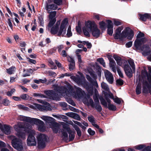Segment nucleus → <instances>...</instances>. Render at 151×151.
<instances>
[{"instance_id":"f257e3e1","label":"nucleus","mask_w":151,"mask_h":151,"mask_svg":"<svg viewBox=\"0 0 151 151\" xmlns=\"http://www.w3.org/2000/svg\"><path fill=\"white\" fill-rule=\"evenodd\" d=\"M44 93L49 98L53 100H58L61 96H69L71 95L76 99H82L85 94V92L80 88L74 86L73 88L70 84L66 87L55 86L54 91H45Z\"/></svg>"},{"instance_id":"f03ea898","label":"nucleus","mask_w":151,"mask_h":151,"mask_svg":"<svg viewBox=\"0 0 151 151\" xmlns=\"http://www.w3.org/2000/svg\"><path fill=\"white\" fill-rule=\"evenodd\" d=\"M14 129L17 132L18 131V128L25 129V132L29 134L27 140L28 145L35 146L36 144L35 138L34 136L35 134V130L32 129V126L27 123L19 122L17 125L14 126Z\"/></svg>"},{"instance_id":"7ed1b4c3","label":"nucleus","mask_w":151,"mask_h":151,"mask_svg":"<svg viewBox=\"0 0 151 151\" xmlns=\"http://www.w3.org/2000/svg\"><path fill=\"white\" fill-rule=\"evenodd\" d=\"M123 29L122 27H119L115 31V34L114 35L115 39H119L123 41L125 38L127 37L128 39L131 40L134 36L133 31L130 28L127 27L121 33Z\"/></svg>"},{"instance_id":"20e7f679","label":"nucleus","mask_w":151,"mask_h":151,"mask_svg":"<svg viewBox=\"0 0 151 151\" xmlns=\"http://www.w3.org/2000/svg\"><path fill=\"white\" fill-rule=\"evenodd\" d=\"M83 30L84 35L88 37L90 36V32H92L93 35L96 37H98L100 34V31L96 25L94 23L90 21L86 23L85 26L83 28Z\"/></svg>"},{"instance_id":"39448f33","label":"nucleus","mask_w":151,"mask_h":151,"mask_svg":"<svg viewBox=\"0 0 151 151\" xmlns=\"http://www.w3.org/2000/svg\"><path fill=\"white\" fill-rule=\"evenodd\" d=\"M147 77L149 83L147 81L143 83L142 92L146 94L149 93L151 95V76L148 75Z\"/></svg>"},{"instance_id":"423d86ee","label":"nucleus","mask_w":151,"mask_h":151,"mask_svg":"<svg viewBox=\"0 0 151 151\" xmlns=\"http://www.w3.org/2000/svg\"><path fill=\"white\" fill-rule=\"evenodd\" d=\"M144 35V34L141 32H139L137 34L134 42L135 47L139 48V45L142 44L146 42L147 40L145 37Z\"/></svg>"},{"instance_id":"0eeeda50","label":"nucleus","mask_w":151,"mask_h":151,"mask_svg":"<svg viewBox=\"0 0 151 151\" xmlns=\"http://www.w3.org/2000/svg\"><path fill=\"white\" fill-rule=\"evenodd\" d=\"M78 73L80 76L76 75V76H70V78L76 82L79 86L82 85L85 83V78L83 76L82 73L80 72H78Z\"/></svg>"},{"instance_id":"6e6552de","label":"nucleus","mask_w":151,"mask_h":151,"mask_svg":"<svg viewBox=\"0 0 151 151\" xmlns=\"http://www.w3.org/2000/svg\"><path fill=\"white\" fill-rule=\"evenodd\" d=\"M13 137L14 138L12 141V146L18 151L22 150L23 147L22 141L15 137Z\"/></svg>"},{"instance_id":"1a4fd4ad","label":"nucleus","mask_w":151,"mask_h":151,"mask_svg":"<svg viewBox=\"0 0 151 151\" xmlns=\"http://www.w3.org/2000/svg\"><path fill=\"white\" fill-rule=\"evenodd\" d=\"M68 23V20L67 19H65L63 20L59 31L58 32V36H60L62 35L63 36L65 35L66 31V27Z\"/></svg>"},{"instance_id":"9d476101","label":"nucleus","mask_w":151,"mask_h":151,"mask_svg":"<svg viewBox=\"0 0 151 151\" xmlns=\"http://www.w3.org/2000/svg\"><path fill=\"white\" fill-rule=\"evenodd\" d=\"M38 146L39 148H43L45 146V142L47 140L46 135L43 134H39L37 137Z\"/></svg>"},{"instance_id":"9b49d317","label":"nucleus","mask_w":151,"mask_h":151,"mask_svg":"<svg viewBox=\"0 0 151 151\" xmlns=\"http://www.w3.org/2000/svg\"><path fill=\"white\" fill-rule=\"evenodd\" d=\"M28 106L32 109H38L41 111H50L51 110V108L49 106H42L37 104H29Z\"/></svg>"},{"instance_id":"f8f14e48","label":"nucleus","mask_w":151,"mask_h":151,"mask_svg":"<svg viewBox=\"0 0 151 151\" xmlns=\"http://www.w3.org/2000/svg\"><path fill=\"white\" fill-rule=\"evenodd\" d=\"M32 124L37 125L38 130L40 131L44 132L45 130V127L44 125V122L39 119L34 118Z\"/></svg>"},{"instance_id":"ddd939ff","label":"nucleus","mask_w":151,"mask_h":151,"mask_svg":"<svg viewBox=\"0 0 151 151\" xmlns=\"http://www.w3.org/2000/svg\"><path fill=\"white\" fill-rule=\"evenodd\" d=\"M104 74L107 81L110 83L112 84L114 81V78L112 74L107 70H105L104 71Z\"/></svg>"},{"instance_id":"4468645a","label":"nucleus","mask_w":151,"mask_h":151,"mask_svg":"<svg viewBox=\"0 0 151 151\" xmlns=\"http://www.w3.org/2000/svg\"><path fill=\"white\" fill-rule=\"evenodd\" d=\"M142 44L139 45V48H137L135 47L136 50H139L143 51V54L147 55L149 54L150 52V48L147 45H145L141 47Z\"/></svg>"},{"instance_id":"2eb2a0df","label":"nucleus","mask_w":151,"mask_h":151,"mask_svg":"<svg viewBox=\"0 0 151 151\" xmlns=\"http://www.w3.org/2000/svg\"><path fill=\"white\" fill-rule=\"evenodd\" d=\"M142 44L139 45V48H137L135 47L136 50H139L143 51V54L147 55L149 54L150 52V48L147 45H145L141 47Z\"/></svg>"},{"instance_id":"dca6fc26","label":"nucleus","mask_w":151,"mask_h":151,"mask_svg":"<svg viewBox=\"0 0 151 151\" xmlns=\"http://www.w3.org/2000/svg\"><path fill=\"white\" fill-rule=\"evenodd\" d=\"M47 124L50 126L55 122V119L53 118L46 116H43L40 117Z\"/></svg>"},{"instance_id":"f3484780","label":"nucleus","mask_w":151,"mask_h":151,"mask_svg":"<svg viewBox=\"0 0 151 151\" xmlns=\"http://www.w3.org/2000/svg\"><path fill=\"white\" fill-rule=\"evenodd\" d=\"M106 22L108 23L107 33L110 35H111L113 33V25L112 22L110 20H107Z\"/></svg>"},{"instance_id":"a211bd4d","label":"nucleus","mask_w":151,"mask_h":151,"mask_svg":"<svg viewBox=\"0 0 151 151\" xmlns=\"http://www.w3.org/2000/svg\"><path fill=\"white\" fill-rule=\"evenodd\" d=\"M57 8V6L54 4H47L45 7V9L47 11L48 13L50 12L52 10H55Z\"/></svg>"},{"instance_id":"6ab92c4d","label":"nucleus","mask_w":151,"mask_h":151,"mask_svg":"<svg viewBox=\"0 0 151 151\" xmlns=\"http://www.w3.org/2000/svg\"><path fill=\"white\" fill-rule=\"evenodd\" d=\"M106 94L107 95V98H110L111 99H112L115 103L118 104L121 103V101L120 99L117 97L114 98L113 94L111 92H109V94H108L107 93H105L104 96H105Z\"/></svg>"},{"instance_id":"aec40b11","label":"nucleus","mask_w":151,"mask_h":151,"mask_svg":"<svg viewBox=\"0 0 151 151\" xmlns=\"http://www.w3.org/2000/svg\"><path fill=\"white\" fill-rule=\"evenodd\" d=\"M34 118L23 116H20L18 117V119L19 120L29 122L30 124L32 123Z\"/></svg>"},{"instance_id":"412c9836","label":"nucleus","mask_w":151,"mask_h":151,"mask_svg":"<svg viewBox=\"0 0 151 151\" xmlns=\"http://www.w3.org/2000/svg\"><path fill=\"white\" fill-rule=\"evenodd\" d=\"M60 24V21H57L55 25L51 28L50 30V32L52 34H55L58 32V26Z\"/></svg>"},{"instance_id":"4be33fe9","label":"nucleus","mask_w":151,"mask_h":151,"mask_svg":"<svg viewBox=\"0 0 151 151\" xmlns=\"http://www.w3.org/2000/svg\"><path fill=\"white\" fill-rule=\"evenodd\" d=\"M107 94H106L105 96H104V97L108 103V108L109 109L111 110H115L116 109V107L113 104H111V101L108 98H107Z\"/></svg>"},{"instance_id":"5701e85b","label":"nucleus","mask_w":151,"mask_h":151,"mask_svg":"<svg viewBox=\"0 0 151 151\" xmlns=\"http://www.w3.org/2000/svg\"><path fill=\"white\" fill-rule=\"evenodd\" d=\"M65 129L69 134L70 140H72L74 139L75 137L74 133L69 127H66Z\"/></svg>"},{"instance_id":"b1692460","label":"nucleus","mask_w":151,"mask_h":151,"mask_svg":"<svg viewBox=\"0 0 151 151\" xmlns=\"http://www.w3.org/2000/svg\"><path fill=\"white\" fill-rule=\"evenodd\" d=\"M50 127L52 128L53 132L55 133H57L58 131L60 132V131L59 130L60 129L59 126L57 123L55 122L53 124H52L50 126Z\"/></svg>"},{"instance_id":"393cba45","label":"nucleus","mask_w":151,"mask_h":151,"mask_svg":"<svg viewBox=\"0 0 151 151\" xmlns=\"http://www.w3.org/2000/svg\"><path fill=\"white\" fill-rule=\"evenodd\" d=\"M71 124L76 130L78 136L79 137H80L81 135V131L80 129L77 125L73 124L72 122Z\"/></svg>"},{"instance_id":"a878e982","label":"nucleus","mask_w":151,"mask_h":151,"mask_svg":"<svg viewBox=\"0 0 151 151\" xmlns=\"http://www.w3.org/2000/svg\"><path fill=\"white\" fill-rule=\"evenodd\" d=\"M101 87L103 89L108 92H106V93H107L108 94H109V92H111L110 91L108 86L106 83L104 82H103L101 83ZM105 93V92L104 93V94Z\"/></svg>"},{"instance_id":"bb28decb","label":"nucleus","mask_w":151,"mask_h":151,"mask_svg":"<svg viewBox=\"0 0 151 151\" xmlns=\"http://www.w3.org/2000/svg\"><path fill=\"white\" fill-rule=\"evenodd\" d=\"M116 63L114 60L109 62V66L111 68L113 71L114 72H116L117 68L116 67Z\"/></svg>"},{"instance_id":"cd10ccee","label":"nucleus","mask_w":151,"mask_h":151,"mask_svg":"<svg viewBox=\"0 0 151 151\" xmlns=\"http://www.w3.org/2000/svg\"><path fill=\"white\" fill-rule=\"evenodd\" d=\"M140 19L142 21H145L147 19L150 17V15L148 14H145L144 15H139Z\"/></svg>"},{"instance_id":"c85d7f7f","label":"nucleus","mask_w":151,"mask_h":151,"mask_svg":"<svg viewBox=\"0 0 151 151\" xmlns=\"http://www.w3.org/2000/svg\"><path fill=\"white\" fill-rule=\"evenodd\" d=\"M11 128L9 126L5 125L4 126V132L5 134L8 135L11 133Z\"/></svg>"},{"instance_id":"c756f323","label":"nucleus","mask_w":151,"mask_h":151,"mask_svg":"<svg viewBox=\"0 0 151 151\" xmlns=\"http://www.w3.org/2000/svg\"><path fill=\"white\" fill-rule=\"evenodd\" d=\"M56 21V19H50V22L48 25V28H47L48 30H50V29L49 28L51 27L55 24Z\"/></svg>"},{"instance_id":"7c9ffc66","label":"nucleus","mask_w":151,"mask_h":151,"mask_svg":"<svg viewBox=\"0 0 151 151\" xmlns=\"http://www.w3.org/2000/svg\"><path fill=\"white\" fill-rule=\"evenodd\" d=\"M17 135L19 138H21L23 139H25L26 135L24 132H19L17 133Z\"/></svg>"},{"instance_id":"2f4dec72","label":"nucleus","mask_w":151,"mask_h":151,"mask_svg":"<svg viewBox=\"0 0 151 151\" xmlns=\"http://www.w3.org/2000/svg\"><path fill=\"white\" fill-rule=\"evenodd\" d=\"M16 70V68L14 66H12L9 69H7V73L9 74H12L14 73Z\"/></svg>"},{"instance_id":"473e14b6","label":"nucleus","mask_w":151,"mask_h":151,"mask_svg":"<svg viewBox=\"0 0 151 151\" xmlns=\"http://www.w3.org/2000/svg\"><path fill=\"white\" fill-rule=\"evenodd\" d=\"M125 71L127 75L129 77H131L132 76V72H133V70L132 71L131 69H128L127 70H125Z\"/></svg>"},{"instance_id":"72a5a7b5","label":"nucleus","mask_w":151,"mask_h":151,"mask_svg":"<svg viewBox=\"0 0 151 151\" xmlns=\"http://www.w3.org/2000/svg\"><path fill=\"white\" fill-rule=\"evenodd\" d=\"M141 85L140 84L138 83L137 85L136 89V92L137 94H139L141 92Z\"/></svg>"},{"instance_id":"f704fd0d","label":"nucleus","mask_w":151,"mask_h":151,"mask_svg":"<svg viewBox=\"0 0 151 151\" xmlns=\"http://www.w3.org/2000/svg\"><path fill=\"white\" fill-rule=\"evenodd\" d=\"M128 62L129 64L133 69V72H135V67L133 60L131 59H129L128 60Z\"/></svg>"},{"instance_id":"c9c22d12","label":"nucleus","mask_w":151,"mask_h":151,"mask_svg":"<svg viewBox=\"0 0 151 151\" xmlns=\"http://www.w3.org/2000/svg\"><path fill=\"white\" fill-rule=\"evenodd\" d=\"M48 13H50L49 18L50 19H55V17L56 14V12L50 11V12Z\"/></svg>"},{"instance_id":"e433bc0d","label":"nucleus","mask_w":151,"mask_h":151,"mask_svg":"<svg viewBox=\"0 0 151 151\" xmlns=\"http://www.w3.org/2000/svg\"><path fill=\"white\" fill-rule=\"evenodd\" d=\"M48 62L49 64L50 65V67L52 69H57L56 66L54 64V63L53 61L51 60V59H49L48 60Z\"/></svg>"},{"instance_id":"4c0bfd02","label":"nucleus","mask_w":151,"mask_h":151,"mask_svg":"<svg viewBox=\"0 0 151 151\" xmlns=\"http://www.w3.org/2000/svg\"><path fill=\"white\" fill-rule=\"evenodd\" d=\"M37 101L39 103L44 104V105L43 106H48L50 108L49 104L46 102H45V101H43V100L40 99H37Z\"/></svg>"},{"instance_id":"58836bf2","label":"nucleus","mask_w":151,"mask_h":151,"mask_svg":"<svg viewBox=\"0 0 151 151\" xmlns=\"http://www.w3.org/2000/svg\"><path fill=\"white\" fill-rule=\"evenodd\" d=\"M94 107H95L96 109L99 111H101L102 110V107L100 105L99 103L98 104H95L94 105Z\"/></svg>"},{"instance_id":"ea45409f","label":"nucleus","mask_w":151,"mask_h":151,"mask_svg":"<svg viewBox=\"0 0 151 151\" xmlns=\"http://www.w3.org/2000/svg\"><path fill=\"white\" fill-rule=\"evenodd\" d=\"M97 61L102 65L104 67H105V63L103 58H99L97 59Z\"/></svg>"},{"instance_id":"a19ab883","label":"nucleus","mask_w":151,"mask_h":151,"mask_svg":"<svg viewBox=\"0 0 151 151\" xmlns=\"http://www.w3.org/2000/svg\"><path fill=\"white\" fill-rule=\"evenodd\" d=\"M33 95L35 97H39L41 98H47L45 96L41 93H34Z\"/></svg>"},{"instance_id":"79ce46f5","label":"nucleus","mask_w":151,"mask_h":151,"mask_svg":"<svg viewBox=\"0 0 151 151\" xmlns=\"http://www.w3.org/2000/svg\"><path fill=\"white\" fill-rule=\"evenodd\" d=\"M21 98L25 100H28L29 99V96L26 94H23L21 96Z\"/></svg>"},{"instance_id":"37998d69","label":"nucleus","mask_w":151,"mask_h":151,"mask_svg":"<svg viewBox=\"0 0 151 151\" xmlns=\"http://www.w3.org/2000/svg\"><path fill=\"white\" fill-rule=\"evenodd\" d=\"M71 26H69L68 27L66 35L68 37H70L72 36V34L71 30Z\"/></svg>"},{"instance_id":"c03bdc74","label":"nucleus","mask_w":151,"mask_h":151,"mask_svg":"<svg viewBox=\"0 0 151 151\" xmlns=\"http://www.w3.org/2000/svg\"><path fill=\"white\" fill-rule=\"evenodd\" d=\"M15 89H12L10 91H8L7 92L6 95L8 96H10L15 92Z\"/></svg>"},{"instance_id":"a18cd8bd","label":"nucleus","mask_w":151,"mask_h":151,"mask_svg":"<svg viewBox=\"0 0 151 151\" xmlns=\"http://www.w3.org/2000/svg\"><path fill=\"white\" fill-rule=\"evenodd\" d=\"M88 119L89 121L91 122L92 124L95 122V119L92 116H90L88 117Z\"/></svg>"},{"instance_id":"49530a36","label":"nucleus","mask_w":151,"mask_h":151,"mask_svg":"<svg viewBox=\"0 0 151 151\" xmlns=\"http://www.w3.org/2000/svg\"><path fill=\"white\" fill-rule=\"evenodd\" d=\"M100 27L102 29H105V27L106 26V24L105 22L103 21H102L99 23Z\"/></svg>"},{"instance_id":"de8ad7c7","label":"nucleus","mask_w":151,"mask_h":151,"mask_svg":"<svg viewBox=\"0 0 151 151\" xmlns=\"http://www.w3.org/2000/svg\"><path fill=\"white\" fill-rule=\"evenodd\" d=\"M100 101L101 104L105 107H107V104L105 100L103 98L100 99Z\"/></svg>"},{"instance_id":"09e8293b","label":"nucleus","mask_w":151,"mask_h":151,"mask_svg":"<svg viewBox=\"0 0 151 151\" xmlns=\"http://www.w3.org/2000/svg\"><path fill=\"white\" fill-rule=\"evenodd\" d=\"M53 1L56 5H60L62 4V0H53Z\"/></svg>"},{"instance_id":"8fccbe9b","label":"nucleus","mask_w":151,"mask_h":151,"mask_svg":"<svg viewBox=\"0 0 151 151\" xmlns=\"http://www.w3.org/2000/svg\"><path fill=\"white\" fill-rule=\"evenodd\" d=\"M86 78L91 83H96V81L94 80H93L88 75H86Z\"/></svg>"},{"instance_id":"3c124183","label":"nucleus","mask_w":151,"mask_h":151,"mask_svg":"<svg viewBox=\"0 0 151 151\" xmlns=\"http://www.w3.org/2000/svg\"><path fill=\"white\" fill-rule=\"evenodd\" d=\"M116 82L117 85L119 86L122 85L123 84V80L121 79L117 80L116 81Z\"/></svg>"},{"instance_id":"603ef678","label":"nucleus","mask_w":151,"mask_h":151,"mask_svg":"<svg viewBox=\"0 0 151 151\" xmlns=\"http://www.w3.org/2000/svg\"><path fill=\"white\" fill-rule=\"evenodd\" d=\"M66 101L68 103L71 104L72 106H76V104L72 100L70 99H67Z\"/></svg>"},{"instance_id":"864d4df0","label":"nucleus","mask_w":151,"mask_h":151,"mask_svg":"<svg viewBox=\"0 0 151 151\" xmlns=\"http://www.w3.org/2000/svg\"><path fill=\"white\" fill-rule=\"evenodd\" d=\"M114 24L118 26L121 25L122 24L121 21L120 20L114 19Z\"/></svg>"},{"instance_id":"5fc2aeb1","label":"nucleus","mask_w":151,"mask_h":151,"mask_svg":"<svg viewBox=\"0 0 151 151\" xmlns=\"http://www.w3.org/2000/svg\"><path fill=\"white\" fill-rule=\"evenodd\" d=\"M69 66V68L70 71L73 70L75 68V63H70Z\"/></svg>"},{"instance_id":"6e6d98bb","label":"nucleus","mask_w":151,"mask_h":151,"mask_svg":"<svg viewBox=\"0 0 151 151\" xmlns=\"http://www.w3.org/2000/svg\"><path fill=\"white\" fill-rule=\"evenodd\" d=\"M18 107L19 108L25 110H28L29 109V108L28 107L22 105H19L18 106Z\"/></svg>"},{"instance_id":"4d7b16f0","label":"nucleus","mask_w":151,"mask_h":151,"mask_svg":"<svg viewBox=\"0 0 151 151\" xmlns=\"http://www.w3.org/2000/svg\"><path fill=\"white\" fill-rule=\"evenodd\" d=\"M48 74L49 76L52 77H54L56 76L55 73L51 70H49Z\"/></svg>"},{"instance_id":"13d9d810","label":"nucleus","mask_w":151,"mask_h":151,"mask_svg":"<svg viewBox=\"0 0 151 151\" xmlns=\"http://www.w3.org/2000/svg\"><path fill=\"white\" fill-rule=\"evenodd\" d=\"M73 118L76 119L78 120H79L81 119V118L79 115L77 114L74 113Z\"/></svg>"},{"instance_id":"bf43d9fd","label":"nucleus","mask_w":151,"mask_h":151,"mask_svg":"<svg viewBox=\"0 0 151 151\" xmlns=\"http://www.w3.org/2000/svg\"><path fill=\"white\" fill-rule=\"evenodd\" d=\"M88 132L90 135H93L95 134V132L92 130L91 128H89L88 130Z\"/></svg>"},{"instance_id":"052dcab7","label":"nucleus","mask_w":151,"mask_h":151,"mask_svg":"<svg viewBox=\"0 0 151 151\" xmlns=\"http://www.w3.org/2000/svg\"><path fill=\"white\" fill-rule=\"evenodd\" d=\"M24 73L23 75V76L24 77H25L26 76H30V73L27 71L26 70H25L24 69Z\"/></svg>"},{"instance_id":"680f3d73","label":"nucleus","mask_w":151,"mask_h":151,"mask_svg":"<svg viewBox=\"0 0 151 151\" xmlns=\"http://www.w3.org/2000/svg\"><path fill=\"white\" fill-rule=\"evenodd\" d=\"M145 145H140L138 146H136V149L137 150H141L143 148L145 147Z\"/></svg>"},{"instance_id":"e2e57ef3","label":"nucleus","mask_w":151,"mask_h":151,"mask_svg":"<svg viewBox=\"0 0 151 151\" xmlns=\"http://www.w3.org/2000/svg\"><path fill=\"white\" fill-rule=\"evenodd\" d=\"M10 103V101L9 100L7 99H4V100L3 104L5 106H7L9 105Z\"/></svg>"},{"instance_id":"0e129e2a","label":"nucleus","mask_w":151,"mask_h":151,"mask_svg":"<svg viewBox=\"0 0 151 151\" xmlns=\"http://www.w3.org/2000/svg\"><path fill=\"white\" fill-rule=\"evenodd\" d=\"M60 54L64 57H67V55L66 52L65 50H62L61 52L60 53Z\"/></svg>"},{"instance_id":"69168bd1","label":"nucleus","mask_w":151,"mask_h":151,"mask_svg":"<svg viewBox=\"0 0 151 151\" xmlns=\"http://www.w3.org/2000/svg\"><path fill=\"white\" fill-rule=\"evenodd\" d=\"M93 99L94 101L95 104H98L99 103L98 99L96 95L93 96Z\"/></svg>"},{"instance_id":"338daca9","label":"nucleus","mask_w":151,"mask_h":151,"mask_svg":"<svg viewBox=\"0 0 151 151\" xmlns=\"http://www.w3.org/2000/svg\"><path fill=\"white\" fill-rule=\"evenodd\" d=\"M117 70L119 76L121 78H122L123 76V74L121 70L118 68H117Z\"/></svg>"},{"instance_id":"774afa93","label":"nucleus","mask_w":151,"mask_h":151,"mask_svg":"<svg viewBox=\"0 0 151 151\" xmlns=\"http://www.w3.org/2000/svg\"><path fill=\"white\" fill-rule=\"evenodd\" d=\"M74 114V113L73 112H68L66 113L65 114L68 116L73 118Z\"/></svg>"}]
</instances>
